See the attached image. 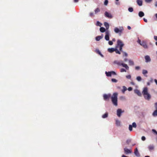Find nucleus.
Listing matches in <instances>:
<instances>
[{
  "mask_svg": "<svg viewBox=\"0 0 157 157\" xmlns=\"http://www.w3.org/2000/svg\"><path fill=\"white\" fill-rule=\"evenodd\" d=\"M127 28H128V29L129 30H130L131 29V27L130 26H128Z\"/></svg>",
  "mask_w": 157,
  "mask_h": 157,
  "instance_id": "54",
  "label": "nucleus"
},
{
  "mask_svg": "<svg viewBox=\"0 0 157 157\" xmlns=\"http://www.w3.org/2000/svg\"><path fill=\"white\" fill-rule=\"evenodd\" d=\"M128 10L130 12H132L133 11V9L132 7H129L128 9Z\"/></svg>",
  "mask_w": 157,
  "mask_h": 157,
  "instance_id": "32",
  "label": "nucleus"
},
{
  "mask_svg": "<svg viewBox=\"0 0 157 157\" xmlns=\"http://www.w3.org/2000/svg\"><path fill=\"white\" fill-rule=\"evenodd\" d=\"M147 73H148L147 71L146 70H143L142 71V73L144 75L147 74Z\"/></svg>",
  "mask_w": 157,
  "mask_h": 157,
  "instance_id": "28",
  "label": "nucleus"
},
{
  "mask_svg": "<svg viewBox=\"0 0 157 157\" xmlns=\"http://www.w3.org/2000/svg\"><path fill=\"white\" fill-rule=\"evenodd\" d=\"M105 15L106 17L109 18H112L113 17L112 15L110 13H108L106 11L105 12Z\"/></svg>",
  "mask_w": 157,
  "mask_h": 157,
  "instance_id": "8",
  "label": "nucleus"
},
{
  "mask_svg": "<svg viewBox=\"0 0 157 157\" xmlns=\"http://www.w3.org/2000/svg\"><path fill=\"white\" fill-rule=\"evenodd\" d=\"M155 44L157 46V41L155 42Z\"/></svg>",
  "mask_w": 157,
  "mask_h": 157,
  "instance_id": "62",
  "label": "nucleus"
},
{
  "mask_svg": "<svg viewBox=\"0 0 157 157\" xmlns=\"http://www.w3.org/2000/svg\"><path fill=\"white\" fill-rule=\"evenodd\" d=\"M155 16L156 18H157V13H156L155 14Z\"/></svg>",
  "mask_w": 157,
  "mask_h": 157,
  "instance_id": "61",
  "label": "nucleus"
},
{
  "mask_svg": "<svg viewBox=\"0 0 157 157\" xmlns=\"http://www.w3.org/2000/svg\"><path fill=\"white\" fill-rule=\"evenodd\" d=\"M155 83H156V84L157 85V80H156V79H155Z\"/></svg>",
  "mask_w": 157,
  "mask_h": 157,
  "instance_id": "56",
  "label": "nucleus"
},
{
  "mask_svg": "<svg viewBox=\"0 0 157 157\" xmlns=\"http://www.w3.org/2000/svg\"><path fill=\"white\" fill-rule=\"evenodd\" d=\"M111 72L112 75H112H116V72L114 71H111Z\"/></svg>",
  "mask_w": 157,
  "mask_h": 157,
  "instance_id": "46",
  "label": "nucleus"
},
{
  "mask_svg": "<svg viewBox=\"0 0 157 157\" xmlns=\"http://www.w3.org/2000/svg\"><path fill=\"white\" fill-rule=\"evenodd\" d=\"M90 16L91 17H93L94 16V14L93 13L91 12L90 13Z\"/></svg>",
  "mask_w": 157,
  "mask_h": 157,
  "instance_id": "43",
  "label": "nucleus"
},
{
  "mask_svg": "<svg viewBox=\"0 0 157 157\" xmlns=\"http://www.w3.org/2000/svg\"><path fill=\"white\" fill-rule=\"evenodd\" d=\"M120 72H126V70L124 68H122L120 69Z\"/></svg>",
  "mask_w": 157,
  "mask_h": 157,
  "instance_id": "34",
  "label": "nucleus"
},
{
  "mask_svg": "<svg viewBox=\"0 0 157 157\" xmlns=\"http://www.w3.org/2000/svg\"><path fill=\"white\" fill-rule=\"evenodd\" d=\"M142 93L144 96V98L147 100H149L151 98V95L148 93V89L147 87L144 88L142 92Z\"/></svg>",
  "mask_w": 157,
  "mask_h": 157,
  "instance_id": "2",
  "label": "nucleus"
},
{
  "mask_svg": "<svg viewBox=\"0 0 157 157\" xmlns=\"http://www.w3.org/2000/svg\"><path fill=\"white\" fill-rule=\"evenodd\" d=\"M137 42L140 44H141V41L140 40L138 39Z\"/></svg>",
  "mask_w": 157,
  "mask_h": 157,
  "instance_id": "51",
  "label": "nucleus"
},
{
  "mask_svg": "<svg viewBox=\"0 0 157 157\" xmlns=\"http://www.w3.org/2000/svg\"><path fill=\"white\" fill-rule=\"evenodd\" d=\"M137 2L139 6L142 5V1L141 0H137Z\"/></svg>",
  "mask_w": 157,
  "mask_h": 157,
  "instance_id": "17",
  "label": "nucleus"
},
{
  "mask_svg": "<svg viewBox=\"0 0 157 157\" xmlns=\"http://www.w3.org/2000/svg\"><path fill=\"white\" fill-rule=\"evenodd\" d=\"M132 89L131 87H129L128 88V90L129 91H131L132 90Z\"/></svg>",
  "mask_w": 157,
  "mask_h": 157,
  "instance_id": "49",
  "label": "nucleus"
},
{
  "mask_svg": "<svg viewBox=\"0 0 157 157\" xmlns=\"http://www.w3.org/2000/svg\"><path fill=\"white\" fill-rule=\"evenodd\" d=\"M102 25V24L99 21H97L96 23V25L97 26H99L101 27Z\"/></svg>",
  "mask_w": 157,
  "mask_h": 157,
  "instance_id": "29",
  "label": "nucleus"
},
{
  "mask_svg": "<svg viewBox=\"0 0 157 157\" xmlns=\"http://www.w3.org/2000/svg\"><path fill=\"white\" fill-rule=\"evenodd\" d=\"M124 56H128L127 54L125 52H124Z\"/></svg>",
  "mask_w": 157,
  "mask_h": 157,
  "instance_id": "52",
  "label": "nucleus"
},
{
  "mask_svg": "<svg viewBox=\"0 0 157 157\" xmlns=\"http://www.w3.org/2000/svg\"><path fill=\"white\" fill-rule=\"evenodd\" d=\"M127 60H128V59H127V58H125V59H124V61H127Z\"/></svg>",
  "mask_w": 157,
  "mask_h": 157,
  "instance_id": "57",
  "label": "nucleus"
},
{
  "mask_svg": "<svg viewBox=\"0 0 157 157\" xmlns=\"http://www.w3.org/2000/svg\"><path fill=\"white\" fill-rule=\"evenodd\" d=\"M144 13L142 11H140L139 13V16L140 17H142L144 16Z\"/></svg>",
  "mask_w": 157,
  "mask_h": 157,
  "instance_id": "19",
  "label": "nucleus"
},
{
  "mask_svg": "<svg viewBox=\"0 0 157 157\" xmlns=\"http://www.w3.org/2000/svg\"><path fill=\"white\" fill-rule=\"evenodd\" d=\"M136 79L138 81H140L141 80V78L140 76H138L136 77Z\"/></svg>",
  "mask_w": 157,
  "mask_h": 157,
  "instance_id": "35",
  "label": "nucleus"
},
{
  "mask_svg": "<svg viewBox=\"0 0 157 157\" xmlns=\"http://www.w3.org/2000/svg\"><path fill=\"white\" fill-rule=\"evenodd\" d=\"M155 107L156 109H157V102H156L155 104Z\"/></svg>",
  "mask_w": 157,
  "mask_h": 157,
  "instance_id": "48",
  "label": "nucleus"
},
{
  "mask_svg": "<svg viewBox=\"0 0 157 157\" xmlns=\"http://www.w3.org/2000/svg\"><path fill=\"white\" fill-rule=\"evenodd\" d=\"M135 69L136 70H138L140 69V67L139 66H136L135 67Z\"/></svg>",
  "mask_w": 157,
  "mask_h": 157,
  "instance_id": "40",
  "label": "nucleus"
},
{
  "mask_svg": "<svg viewBox=\"0 0 157 157\" xmlns=\"http://www.w3.org/2000/svg\"><path fill=\"white\" fill-rule=\"evenodd\" d=\"M144 20L145 22H147V20L145 18H144Z\"/></svg>",
  "mask_w": 157,
  "mask_h": 157,
  "instance_id": "53",
  "label": "nucleus"
},
{
  "mask_svg": "<svg viewBox=\"0 0 157 157\" xmlns=\"http://www.w3.org/2000/svg\"><path fill=\"white\" fill-rule=\"evenodd\" d=\"M145 157H150V156H145Z\"/></svg>",
  "mask_w": 157,
  "mask_h": 157,
  "instance_id": "63",
  "label": "nucleus"
},
{
  "mask_svg": "<svg viewBox=\"0 0 157 157\" xmlns=\"http://www.w3.org/2000/svg\"><path fill=\"white\" fill-rule=\"evenodd\" d=\"M124 30V29L122 27H120L119 29L116 27L115 28L114 31L116 33H119L120 36L121 35V33H122L123 31Z\"/></svg>",
  "mask_w": 157,
  "mask_h": 157,
  "instance_id": "5",
  "label": "nucleus"
},
{
  "mask_svg": "<svg viewBox=\"0 0 157 157\" xmlns=\"http://www.w3.org/2000/svg\"><path fill=\"white\" fill-rule=\"evenodd\" d=\"M134 153L136 156H138L139 155V153L138 151L137 148H136L134 150Z\"/></svg>",
  "mask_w": 157,
  "mask_h": 157,
  "instance_id": "13",
  "label": "nucleus"
},
{
  "mask_svg": "<svg viewBox=\"0 0 157 157\" xmlns=\"http://www.w3.org/2000/svg\"><path fill=\"white\" fill-rule=\"evenodd\" d=\"M155 6H157V1L155 3Z\"/></svg>",
  "mask_w": 157,
  "mask_h": 157,
  "instance_id": "59",
  "label": "nucleus"
},
{
  "mask_svg": "<svg viewBox=\"0 0 157 157\" xmlns=\"http://www.w3.org/2000/svg\"><path fill=\"white\" fill-rule=\"evenodd\" d=\"M111 81L113 82H117V80L115 78H112Z\"/></svg>",
  "mask_w": 157,
  "mask_h": 157,
  "instance_id": "38",
  "label": "nucleus"
},
{
  "mask_svg": "<svg viewBox=\"0 0 157 157\" xmlns=\"http://www.w3.org/2000/svg\"><path fill=\"white\" fill-rule=\"evenodd\" d=\"M141 139L143 141H144L146 140V138L145 136H142L141 137Z\"/></svg>",
  "mask_w": 157,
  "mask_h": 157,
  "instance_id": "45",
  "label": "nucleus"
},
{
  "mask_svg": "<svg viewBox=\"0 0 157 157\" xmlns=\"http://www.w3.org/2000/svg\"><path fill=\"white\" fill-rule=\"evenodd\" d=\"M140 45L143 46V47L145 48H148L145 42L143 41L141 44H140Z\"/></svg>",
  "mask_w": 157,
  "mask_h": 157,
  "instance_id": "11",
  "label": "nucleus"
},
{
  "mask_svg": "<svg viewBox=\"0 0 157 157\" xmlns=\"http://www.w3.org/2000/svg\"><path fill=\"white\" fill-rule=\"evenodd\" d=\"M132 126L134 128H136L137 125L135 122H133L132 124Z\"/></svg>",
  "mask_w": 157,
  "mask_h": 157,
  "instance_id": "33",
  "label": "nucleus"
},
{
  "mask_svg": "<svg viewBox=\"0 0 157 157\" xmlns=\"http://www.w3.org/2000/svg\"><path fill=\"white\" fill-rule=\"evenodd\" d=\"M95 52L96 53L99 54L102 57H103V55L101 54V52H100V51L98 49H96L95 50Z\"/></svg>",
  "mask_w": 157,
  "mask_h": 157,
  "instance_id": "21",
  "label": "nucleus"
},
{
  "mask_svg": "<svg viewBox=\"0 0 157 157\" xmlns=\"http://www.w3.org/2000/svg\"><path fill=\"white\" fill-rule=\"evenodd\" d=\"M100 11V10L98 8H97L94 10L95 13L97 14Z\"/></svg>",
  "mask_w": 157,
  "mask_h": 157,
  "instance_id": "26",
  "label": "nucleus"
},
{
  "mask_svg": "<svg viewBox=\"0 0 157 157\" xmlns=\"http://www.w3.org/2000/svg\"><path fill=\"white\" fill-rule=\"evenodd\" d=\"M152 131L157 135V132L155 130L153 129Z\"/></svg>",
  "mask_w": 157,
  "mask_h": 157,
  "instance_id": "44",
  "label": "nucleus"
},
{
  "mask_svg": "<svg viewBox=\"0 0 157 157\" xmlns=\"http://www.w3.org/2000/svg\"><path fill=\"white\" fill-rule=\"evenodd\" d=\"M108 51L109 52L112 53L115 51V48H109L108 49Z\"/></svg>",
  "mask_w": 157,
  "mask_h": 157,
  "instance_id": "14",
  "label": "nucleus"
},
{
  "mask_svg": "<svg viewBox=\"0 0 157 157\" xmlns=\"http://www.w3.org/2000/svg\"><path fill=\"white\" fill-rule=\"evenodd\" d=\"M114 63L119 66H122L123 67H125V69L127 70H128L129 69V67L128 66V65L126 64L123 63V62L122 61H115L114 62Z\"/></svg>",
  "mask_w": 157,
  "mask_h": 157,
  "instance_id": "4",
  "label": "nucleus"
},
{
  "mask_svg": "<svg viewBox=\"0 0 157 157\" xmlns=\"http://www.w3.org/2000/svg\"><path fill=\"white\" fill-rule=\"evenodd\" d=\"M147 85H150V83L149 82H148L147 83Z\"/></svg>",
  "mask_w": 157,
  "mask_h": 157,
  "instance_id": "60",
  "label": "nucleus"
},
{
  "mask_svg": "<svg viewBox=\"0 0 157 157\" xmlns=\"http://www.w3.org/2000/svg\"><path fill=\"white\" fill-rule=\"evenodd\" d=\"M111 97L110 94H104L103 95V98L105 100H106L108 99Z\"/></svg>",
  "mask_w": 157,
  "mask_h": 157,
  "instance_id": "9",
  "label": "nucleus"
},
{
  "mask_svg": "<svg viewBox=\"0 0 157 157\" xmlns=\"http://www.w3.org/2000/svg\"><path fill=\"white\" fill-rule=\"evenodd\" d=\"M116 124L118 126H120V121L118 120H116Z\"/></svg>",
  "mask_w": 157,
  "mask_h": 157,
  "instance_id": "31",
  "label": "nucleus"
},
{
  "mask_svg": "<svg viewBox=\"0 0 157 157\" xmlns=\"http://www.w3.org/2000/svg\"><path fill=\"white\" fill-rule=\"evenodd\" d=\"M108 113H105V114H103L102 116V117L103 118H106L108 117Z\"/></svg>",
  "mask_w": 157,
  "mask_h": 157,
  "instance_id": "25",
  "label": "nucleus"
},
{
  "mask_svg": "<svg viewBox=\"0 0 157 157\" xmlns=\"http://www.w3.org/2000/svg\"><path fill=\"white\" fill-rule=\"evenodd\" d=\"M148 148L150 151H151L154 149V147L153 145H150L148 147Z\"/></svg>",
  "mask_w": 157,
  "mask_h": 157,
  "instance_id": "16",
  "label": "nucleus"
},
{
  "mask_svg": "<svg viewBox=\"0 0 157 157\" xmlns=\"http://www.w3.org/2000/svg\"><path fill=\"white\" fill-rule=\"evenodd\" d=\"M112 41H115V38H113L112 40Z\"/></svg>",
  "mask_w": 157,
  "mask_h": 157,
  "instance_id": "58",
  "label": "nucleus"
},
{
  "mask_svg": "<svg viewBox=\"0 0 157 157\" xmlns=\"http://www.w3.org/2000/svg\"><path fill=\"white\" fill-rule=\"evenodd\" d=\"M109 45H113V42L112 41H109Z\"/></svg>",
  "mask_w": 157,
  "mask_h": 157,
  "instance_id": "42",
  "label": "nucleus"
},
{
  "mask_svg": "<svg viewBox=\"0 0 157 157\" xmlns=\"http://www.w3.org/2000/svg\"><path fill=\"white\" fill-rule=\"evenodd\" d=\"M100 30L101 33H104L105 32V29L103 27H101L100 28Z\"/></svg>",
  "mask_w": 157,
  "mask_h": 157,
  "instance_id": "23",
  "label": "nucleus"
},
{
  "mask_svg": "<svg viewBox=\"0 0 157 157\" xmlns=\"http://www.w3.org/2000/svg\"><path fill=\"white\" fill-rule=\"evenodd\" d=\"M124 152L126 154L131 153L132 151L131 150L127 149L126 147L124 148Z\"/></svg>",
  "mask_w": 157,
  "mask_h": 157,
  "instance_id": "6",
  "label": "nucleus"
},
{
  "mask_svg": "<svg viewBox=\"0 0 157 157\" xmlns=\"http://www.w3.org/2000/svg\"><path fill=\"white\" fill-rule=\"evenodd\" d=\"M152 0H145L146 2H150L152 1Z\"/></svg>",
  "mask_w": 157,
  "mask_h": 157,
  "instance_id": "50",
  "label": "nucleus"
},
{
  "mask_svg": "<svg viewBox=\"0 0 157 157\" xmlns=\"http://www.w3.org/2000/svg\"><path fill=\"white\" fill-rule=\"evenodd\" d=\"M78 1H79V0H74V2H78Z\"/></svg>",
  "mask_w": 157,
  "mask_h": 157,
  "instance_id": "55",
  "label": "nucleus"
},
{
  "mask_svg": "<svg viewBox=\"0 0 157 157\" xmlns=\"http://www.w3.org/2000/svg\"><path fill=\"white\" fill-rule=\"evenodd\" d=\"M153 115L154 116H157V109H156L153 113Z\"/></svg>",
  "mask_w": 157,
  "mask_h": 157,
  "instance_id": "27",
  "label": "nucleus"
},
{
  "mask_svg": "<svg viewBox=\"0 0 157 157\" xmlns=\"http://www.w3.org/2000/svg\"><path fill=\"white\" fill-rule=\"evenodd\" d=\"M135 93L138 96H141V94L139 90H135Z\"/></svg>",
  "mask_w": 157,
  "mask_h": 157,
  "instance_id": "20",
  "label": "nucleus"
},
{
  "mask_svg": "<svg viewBox=\"0 0 157 157\" xmlns=\"http://www.w3.org/2000/svg\"><path fill=\"white\" fill-rule=\"evenodd\" d=\"M124 111H122V110L121 109H118L117 110V115L119 117H120L121 116V114Z\"/></svg>",
  "mask_w": 157,
  "mask_h": 157,
  "instance_id": "10",
  "label": "nucleus"
},
{
  "mask_svg": "<svg viewBox=\"0 0 157 157\" xmlns=\"http://www.w3.org/2000/svg\"><path fill=\"white\" fill-rule=\"evenodd\" d=\"M128 62L129 65L133 66L134 65V62L132 60H128Z\"/></svg>",
  "mask_w": 157,
  "mask_h": 157,
  "instance_id": "18",
  "label": "nucleus"
},
{
  "mask_svg": "<svg viewBox=\"0 0 157 157\" xmlns=\"http://www.w3.org/2000/svg\"><path fill=\"white\" fill-rule=\"evenodd\" d=\"M119 4V2H116V4Z\"/></svg>",
  "mask_w": 157,
  "mask_h": 157,
  "instance_id": "64",
  "label": "nucleus"
},
{
  "mask_svg": "<svg viewBox=\"0 0 157 157\" xmlns=\"http://www.w3.org/2000/svg\"><path fill=\"white\" fill-rule=\"evenodd\" d=\"M105 74L107 76H111L112 75L111 71H106Z\"/></svg>",
  "mask_w": 157,
  "mask_h": 157,
  "instance_id": "22",
  "label": "nucleus"
},
{
  "mask_svg": "<svg viewBox=\"0 0 157 157\" xmlns=\"http://www.w3.org/2000/svg\"><path fill=\"white\" fill-rule=\"evenodd\" d=\"M109 31H107L105 32V39L106 40H109Z\"/></svg>",
  "mask_w": 157,
  "mask_h": 157,
  "instance_id": "7",
  "label": "nucleus"
},
{
  "mask_svg": "<svg viewBox=\"0 0 157 157\" xmlns=\"http://www.w3.org/2000/svg\"><path fill=\"white\" fill-rule=\"evenodd\" d=\"M123 89L122 90V92L123 93H124V92L126 91L127 90V88L125 86H123Z\"/></svg>",
  "mask_w": 157,
  "mask_h": 157,
  "instance_id": "30",
  "label": "nucleus"
},
{
  "mask_svg": "<svg viewBox=\"0 0 157 157\" xmlns=\"http://www.w3.org/2000/svg\"><path fill=\"white\" fill-rule=\"evenodd\" d=\"M124 45V44L122 41L120 40H118L117 41V45L116 46V48H115V51H114L116 52V53L120 54V52L119 51L117 48H118L119 47L120 51L123 52L122 49Z\"/></svg>",
  "mask_w": 157,
  "mask_h": 157,
  "instance_id": "1",
  "label": "nucleus"
},
{
  "mask_svg": "<svg viewBox=\"0 0 157 157\" xmlns=\"http://www.w3.org/2000/svg\"><path fill=\"white\" fill-rule=\"evenodd\" d=\"M117 96L118 93H113V95L111 97L112 102L114 105L117 106Z\"/></svg>",
  "mask_w": 157,
  "mask_h": 157,
  "instance_id": "3",
  "label": "nucleus"
},
{
  "mask_svg": "<svg viewBox=\"0 0 157 157\" xmlns=\"http://www.w3.org/2000/svg\"><path fill=\"white\" fill-rule=\"evenodd\" d=\"M129 129L130 131H131L132 130V126L131 125H129Z\"/></svg>",
  "mask_w": 157,
  "mask_h": 157,
  "instance_id": "37",
  "label": "nucleus"
},
{
  "mask_svg": "<svg viewBox=\"0 0 157 157\" xmlns=\"http://www.w3.org/2000/svg\"><path fill=\"white\" fill-rule=\"evenodd\" d=\"M146 62H149L151 60L150 57L148 56H146L145 57Z\"/></svg>",
  "mask_w": 157,
  "mask_h": 157,
  "instance_id": "12",
  "label": "nucleus"
},
{
  "mask_svg": "<svg viewBox=\"0 0 157 157\" xmlns=\"http://www.w3.org/2000/svg\"><path fill=\"white\" fill-rule=\"evenodd\" d=\"M102 37L101 36H98L96 38V40L97 41H99L101 39Z\"/></svg>",
  "mask_w": 157,
  "mask_h": 157,
  "instance_id": "24",
  "label": "nucleus"
},
{
  "mask_svg": "<svg viewBox=\"0 0 157 157\" xmlns=\"http://www.w3.org/2000/svg\"><path fill=\"white\" fill-rule=\"evenodd\" d=\"M154 39L156 41H157V36H154Z\"/></svg>",
  "mask_w": 157,
  "mask_h": 157,
  "instance_id": "47",
  "label": "nucleus"
},
{
  "mask_svg": "<svg viewBox=\"0 0 157 157\" xmlns=\"http://www.w3.org/2000/svg\"><path fill=\"white\" fill-rule=\"evenodd\" d=\"M131 140L130 139H128L127 140L126 143L127 144H129L131 142Z\"/></svg>",
  "mask_w": 157,
  "mask_h": 157,
  "instance_id": "36",
  "label": "nucleus"
},
{
  "mask_svg": "<svg viewBox=\"0 0 157 157\" xmlns=\"http://www.w3.org/2000/svg\"><path fill=\"white\" fill-rule=\"evenodd\" d=\"M126 77L127 78L130 79L131 78V76L130 75H128L126 76Z\"/></svg>",
  "mask_w": 157,
  "mask_h": 157,
  "instance_id": "41",
  "label": "nucleus"
},
{
  "mask_svg": "<svg viewBox=\"0 0 157 157\" xmlns=\"http://www.w3.org/2000/svg\"><path fill=\"white\" fill-rule=\"evenodd\" d=\"M104 25L105 27H106V29H109V24L107 23V22H105L104 23Z\"/></svg>",
  "mask_w": 157,
  "mask_h": 157,
  "instance_id": "15",
  "label": "nucleus"
},
{
  "mask_svg": "<svg viewBox=\"0 0 157 157\" xmlns=\"http://www.w3.org/2000/svg\"><path fill=\"white\" fill-rule=\"evenodd\" d=\"M108 3V0H105L104 2V4L105 5H107Z\"/></svg>",
  "mask_w": 157,
  "mask_h": 157,
  "instance_id": "39",
  "label": "nucleus"
}]
</instances>
